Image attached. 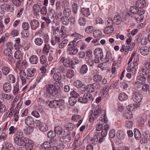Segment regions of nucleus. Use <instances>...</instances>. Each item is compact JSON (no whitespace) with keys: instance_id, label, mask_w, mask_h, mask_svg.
<instances>
[{"instance_id":"f257e3e1","label":"nucleus","mask_w":150,"mask_h":150,"mask_svg":"<svg viewBox=\"0 0 150 150\" xmlns=\"http://www.w3.org/2000/svg\"><path fill=\"white\" fill-rule=\"evenodd\" d=\"M60 84L57 82L55 83V86L52 84H49L45 86L43 88V96L47 98H50L51 96H55L58 94V88H60Z\"/></svg>"},{"instance_id":"f03ea898","label":"nucleus","mask_w":150,"mask_h":150,"mask_svg":"<svg viewBox=\"0 0 150 150\" xmlns=\"http://www.w3.org/2000/svg\"><path fill=\"white\" fill-rule=\"evenodd\" d=\"M64 103V101L62 99L54 100L52 101V102L50 104V107L52 108H59L61 110H62V109L61 108L63 107Z\"/></svg>"},{"instance_id":"7ed1b4c3","label":"nucleus","mask_w":150,"mask_h":150,"mask_svg":"<svg viewBox=\"0 0 150 150\" xmlns=\"http://www.w3.org/2000/svg\"><path fill=\"white\" fill-rule=\"evenodd\" d=\"M139 62V59L137 56L136 57H134L133 63L132 64H129L128 67V71H132L133 74H134L136 71V67L138 65V63Z\"/></svg>"},{"instance_id":"20e7f679","label":"nucleus","mask_w":150,"mask_h":150,"mask_svg":"<svg viewBox=\"0 0 150 150\" xmlns=\"http://www.w3.org/2000/svg\"><path fill=\"white\" fill-rule=\"evenodd\" d=\"M100 109L99 107H96L94 112L93 113L92 111L90 112L91 115L89 116V121L90 122H93V120L97 118L99 115Z\"/></svg>"},{"instance_id":"39448f33","label":"nucleus","mask_w":150,"mask_h":150,"mask_svg":"<svg viewBox=\"0 0 150 150\" xmlns=\"http://www.w3.org/2000/svg\"><path fill=\"white\" fill-rule=\"evenodd\" d=\"M95 55L94 62L95 63H98L100 62L99 58H102L103 57L102 50L99 49H96L94 51Z\"/></svg>"},{"instance_id":"423d86ee","label":"nucleus","mask_w":150,"mask_h":150,"mask_svg":"<svg viewBox=\"0 0 150 150\" xmlns=\"http://www.w3.org/2000/svg\"><path fill=\"white\" fill-rule=\"evenodd\" d=\"M60 61L62 62L65 67H71L73 69L75 67V64L73 61H70L69 59H66L64 57H62Z\"/></svg>"},{"instance_id":"0eeeda50","label":"nucleus","mask_w":150,"mask_h":150,"mask_svg":"<svg viewBox=\"0 0 150 150\" xmlns=\"http://www.w3.org/2000/svg\"><path fill=\"white\" fill-rule=\"evenodd\" d=\"M68 46L69 47L67 48V50L69 54L71 55L75 54V38L74 40L70 42Z\"/></svg>"},{"instance_id":"6e6552de","label":"nucleus","mask_w":150,"mask_h":150,"mask_svg":"<svg viewBox=\"0 0 150 150\" xmlns=\"http://www.w3.org/2000/svg\"><path fill=\"white\" fill-rule=\"evenodd\" d=\"M146 80V77L139 75L137 77L136 81L135 82V85L138 88L141 87V85L144 84Z\"/></svg>"},{"instance_id":"1a4fd4ad","label":"nucleus","mask_w":150,"mask_h":150,"mask_svg":"<svg viewBox=\"0 0 150 150\" xmlns=\"http://www.w3.org/2000/svg\"><path fill=\"white\" fill-rule=\"evenodd\" d=\"M20 76L21 80L23 85L25 84L26 82L28 81L30 79V78H28L27 74L23 70H20Z\"/></svg>"},{"instance_id":"9d476101","label":"nucleus","mask_w":150,"mask_h":150,"mask_svg":"<svg viewBox=\"0 0 150 150\" xmlns=\"http://www.w3.org/2000/svg\"><path fill=\"white\" fill-rule=\"evenodd\" d=\"M62 135V136L60 138V140L62 142L65 144L71 140V137L68 133L65 132Z\"/></svg>"},{"instance_id":"9b49d317","label":"nucleus","mask_w":150,"mask_h":150,"mask_svg":"<svg viewBox=\"0 0 150 150\" xmlns=\"http://www.w3.org/2000/svg\"><path fill=\"white\" fill-rule=\"evenodd\" d=\"M132 98L134 102L137 103H139L141 101L142 96L139 93L135 92L133 93Z\"/></svg>"},{"instance_id":"f8f14e48","label":"nucleus","mask_w":150,"mask_h":150,"mask_svg":"<svg viewBox=\"0 0 150 150\" xmlns=\"http://www.w3.org/2000/svg\"><path fill=\"white\" fill-rule=\"evenodd\" d=\"M27 138L22 137L18 139L14 138V140L15 143L19 146H26V141Z\"/></svg>"},{"instance_id":"ddd939ff","label":"nucleus","mask_w":150,"mask_h":150,"mask_svg":"<svg viewBox=\"0 0 150 150\" xmlns=\"http://www.w3.org/2000/svg\"><path fill=\"white\" fill-rule=\"evenodd\" d=\"M149 48L146 46H142L140 48V52L141 54L143 56L147 55L149 53Z\"/></svg>"},{"instance_id":"4468645a","label":"nucleus","mask_w":150,"mask_h":150,"mask_svg":"<svg viewBox=\"0 0 150 150\" xmlns=\"http://www.w3.org/2000/svg\"><path fill=\"white\" fill-rule=\"evenodd\" d=\"M105 59L106 62L110 63L113 62L115 58L112 55L110 52L108 51L106 53Z\"/></svg>"},{"instance_id":"2eb2a0df","label":"nucleus","mask_w":150,"mask_h":150,"mask_svg":"<svg viewBox=\"0 0 150 150\" xmlns=\"http://www.w3.org/2000/svg\"><path fill=\"white\" fill-rule=\"evenodd\" d=\"M75 91L73 90L71 92L70 95L71 96L69 98V103L71 106H74L75 104Z\"/></svg>"},{"instance_id":"dca6fc26","label":"nucleus","mask_w":150,"mask_h":150,"mask_svg":"<svg viewBox=\"0 0 150 150\" xmlns=\"http://www.w3.org/2000/svg\"><path fill=\"white\" fill-rule=\"evenodd\" d=\"M30 24L31 28L33 30H35L40 25L39 21L35 19H33L31 21Z\"/></svg>"},{"instance_id":"f3484780","label":"nucleus","mask_w":150,"mask_h":150,"mask_svg":"<svg viewBox=\"0 0 150 150\" xmlns=\"http://www.w3.org/2000/svg\"><path fill=\"white\" fill-rule=\"evenodd\" d=\"M146 2L144 0H138L136 1L135 5L138 8H143L146 5Z\"/></svg>"},{"instance_id":"a211bd4d","label":"nucleus","mask_w":150,"mask_h":150,"mask_svg":"<svg viewBox=\"0 0 150 150\" xmlns=\"http://www.w3.org/2000/svg\"><path fill=\"white\" fill-rule=\"evenodd\" d=\"M48 17L52 21V23H55V18L56 16V13L52 9H51L49 11V14H48Z\"/></svg>"},{"instance_id":"6ab92c4d","label":"nucleus","mask_w":150,"mask_h":150,"mask_svg":"<svg viewBox=\"0 0 150 150\" xmlns=\"http://www.w3.org/2000/svg\"><path fill=\"white\" fill-rule=\"evenodd\" d=\"M122 21V18L119 14L115 15L113 19V21L114 24L116 25L120 24Z\"/></svg>"},{"instance_id":"aec40b11","label":"nucleus","mask_w":150,"mask_h":150,"mask_svg":"<svg viewBox=\"0 0 150 150\" xmlns=\"http://www.w3.org/2000/svg\"><path fill=\"white\" fill-rule=\"evenodd\" d=\"M3 89L4 91L6 93H8L10 91L11 86L10 83L8 82H6L3 85Z\"/></svg>"},{"instance_id":"412c9836","label":"nucleus","mask_w":150,"mask_h":150,"mask_svg":"<svg viewBox=\"0 0 150 150\" xmlns=\"http://www.w3.org/2000/svg\"><path fill=\"white\" fill-rule=\"evenodd\" d=\"M54 131L56 134L59 135H62L65 132V131L59 126L54 128Z\"/></svg>"},{"instance_id":"4be33fe9","label":"nucleus","mask_w":150,"mask_h":150,"mask_svg":"<svg viewBox=\"0 0 150 150\" xmlns=\"http://www.w3.org/2000/svg\"><path fill=\"white\" fill-rule=\"evenodd\" d=\"M29 60L31 64H36L38 61V58L36 55H32L30 57Z\"/></svg>"},{"instance_id":"5701e85b","label":"nucleus","mask_w":150,"mask_h":150,"mask_svg":"<svg viewBox=\"0 0 150 150\" xmlns=\"http://www.w3.org/2000/svg\"><path fill=\"white\" fill-rule=\"evenodd\" d=\"M34 122L33 119L30 116L28 117L25 118V124L28 126L32 125Z\"/></svg>"},{"instance_id":"b1692460","label":"nucleus","mask_w":150,"mask_h":150,"mask_svg":"<svg viewBox=\"0 0 150 150\" xmlns=\"http://www.w3.org/2000/svg\"><path fill=\"white\" fill-rule=\"evenodd\" d=\"M26 146L28 148V150L32 149L33 148V143L31 140H29L27 138L26 139Z\"/></svg>"},{"instance_id":"393cba45","label":"nucleus","mask_w":150,"mask_h":150,"mask_svg":"<svg viewBox=\"0 0 150 150\" xmlns=\"http://www.w3.org/2000/svg\"><path fill=\"white\" fill-rule=\"evenodd\" d=\"M60 19L63 24L66 25L69 24V20L67 16H63L60 18Z\"/></svg>"},{"instance_id":"a878e982","label":"nucleus","mask_w":150,"mask_h":150,"mask_svg":"<svg viewBox=\"0 0 150 150\" xmlns=\"http://www.w3.org/2000/svg\"><path fill=\"white\" fill-rule=\"evenodd\" d=\"M114 29L112 26H108L104 29V32L106 34L112 33Z\"/></svg>"},{"instance_id":"bb28decb","label":"nucleus","mask_w":150,"mask_h":150,"mask_svg":"<svg viewBox=\"0 0 150 150\" xmlns=\"http://www.w3.org/2000/svg\"><path fill=\"white\" fill-rule=\"evenodd\" d=\"M119 99L120 101H122L126 100L128 98V96L125 93H120L119 96Z\"/></svg>"},{"instance_id":"cd10ccee","label":"nucleus","mask_w":150,"mask_h":150,"mask_svg":"<svg viewBox=\"0 0 150 150\" xmlns=\"http://www.w3.org/2000/svg\"><path fill=\"white\" fill-rule=\"evenodd\" d=\"M134 134L135 138L137 139H139L142 137L141 132L139 131L137 129H134Z\"/></svg>"},{"instance_id":"c85d7f7f","label":"nucleus","mask_w":150,"mask_h":150,"mask_svg":"<svg viewBox=\"0 0 150 150\" xmlns=\"http://www.w3.org/2000/svg\"><path fill=\"white\" fill-rule=\"evenodd\" d=\"M11 47H10L9 48H7L5 49L4 51V54L6 56H8V57H10L12 55V51L11 49Z\"/></svg>"},{"instance_id":"c756f323","label":"nucleus","mask_w":150,"mask_h":150,"mask_svg":"<svg viewBox=\"0 0 150 150\" xmlns=\"http://www.w3.org/2000/svg\"><path fill=\"white\" fill-rule=\"evenodd\" d=\"M50 48V46L48 44L45 45L43 48V52L45 54H47Z\"/></svg>"},{"instance_id":"7c9ffc66","label":"nucleus","mask_w":150,"mask_h":150,"mask_svg":"<svg viewBox=\"0 0 150 150\" xmlns=\"http://www.w3.org/2000/svg\"><path fill=\"white\" fill-rule=\"evenodd\" d=\"M60 42V38L57 36H55L54 38H52L51 40V44L53 45H55L57 43H58Z\"/></svg>"},{"instance_id":"2f4dec72","label":"nucleus","mask_w":150,"mask_h":150,"mask_svg":"<svg viewBox=\"0 0 150 150\" xmlns=\"http://www.w3.org/2000/svg\"><path fill=\"white\" fill-rule=\"evenodd\" d=\"M64 126V127L67 129L71 130L74 128V125L71 123L67 122L65 124Z\"/></svg>"},{"instance_id":"473e14b6","label":"nucleus","mask_w":150,"mask_h":150,"mask_svg":"<svg viewBox=\"0 0 150 150\" xmlns=\"http://www.w3.org/2000/svg\"><path fill=\"white\" fill-rule=\"evenodd\" d=\"M88 68L87 65L86 64L83 65L80 69V73L81 74L86 73L88 71Z\"/></svg>"},{"instance_id":"72a5a7b5","label":"nucleus","mask_w":150,"mask_h":150,"mask_svg":"<svg viewBox=\"0 0 150 150\" xmlns=\"http://www.w3.org/2000/svg\"><path fill=\"white\" fill-rule=\"evenodd\" d=\"M125 134L123 131H119L117 132V137L119 139H123L125 137Z\"/></svg>"},{"instance_id":"f704fd0d","label":"nucleus","mask_w":150,"mask_h":150,"mask_svg":"<svg viewBox=\"0 0 150 150\" xmlns=\"http://www.w3.org/2000/svg\"><path fill=\"white\" fill-rule=\"evenodd\" d=\"M34 71V70L31 69H27L26 73L29 78L32 77L34 76L35 74Z\"/></svg>"},{"instance_id":"c9c22d12","label":"nucleus","mask_w":150,"mask_h":150,"mask_svg":"<svg viewBox=\"0 0 150 150\" xmlns=\"http://www.w3.org/2000/svg\"><path fill=\"white\" fill-rule=\"evenodd\" d=\"M140 75L142 76H144L145 75L146 76L148 72L149 71H147L145 68L143 67L140 68L139 69Z\"/></svg>"},{"instance_id":"e433bc0d","label":"nucleus","mask_w":150,"mask_h":150,"mask_svg":"<svg viewBox=\"0 0 150 150\" xmlns=\"http://www.w3.org/2000/svg\"><path fill=\"white\" fill-rule=\"evenodd\" d=\"M1 94H0V112L3 113L5 112L6 107L5 105L3 104V103L1 101Z\"/></svg>"},{"instance_id":"4c0bfd02","label":"nucleus","mask_w":150,"mask_h":150,"mask_svg":"<svg viewBox=\"0 0 150 150\" xmlns=\"http://www.w3.org/2000/svg\"><path fill=\"white\" fill-rule=\"evenodd\" d=\"M53 78L55 81H60L62 79V75L60 73L58 72H56L54 74Z\"/></svg>"},{"instance_id":"58836bf2","label":"nucleus","mask_w":150,"mask_h":150,"mask_svg":"<svg viewBox=\"0 0 150 150\" xmlns=\"http://www.w3.org/2000/svg\"><path fill=\"white\" fill-rule=\"evenodd\" d=\"M16 43L14 45V47L16 49H19L21 47V46L20 44V39L19 38H16Z\"/></svg>"},{"instance_id":"ea45409f","label":"nucleus","mask_w":150,"mask_h":150,"mask_svg":"<svg viewBox=\"0 0 150 150\" xmlns=\"http://www.w3.org/2000/svg\"><path fill=\"white\" fill-rule=\"evenodd\" d=\"M61 32V33L62 34L61 35L62 37L64 38L66 36V33L67 32V28L65 26H62L61 27V30L59 31Z\"/></svg>"},{"instance_id":"a19ab883","label":"nucleus","mask_w":150,"mask_h":150,"mask_svg":"<svg viewBox=\"0 0 150 150\" xmlns=\"http://www.w3.org/2000/svg\"><path fill=\"white\" fill-rule=\"evenodd\" d=\"M33 7L34 13H37L40 12V7L39 5L37 4H34Z\"/></svg>"},{"instance_id":"79ce46f5","label":"nucleus","mask_w":150,"mask_h":150,"mask_svg":"<svg viewBox=\"0 0 150 150\" xmlns=\"http://www.w3.org/2000/svg\"><path fill=\"white\" fill-rule=\"evenodd\" d=\"M81 12L83 15L87 17L90 14L88 8H82L81 9Z\"/></svg>"},{"instance_id":"37998d69","label":"nucleus","mask_w":150,"mask_h":150,"mask_svg":"<svg viewBox=\"0 0 150 150\" xmlns=\"http://www.w3.org/2000/svg\"><path fill=\"white\" fill-rule=\"evenodd\" d=\"M10 71V68L7 67H4L2 69V71L3 73L5 75H7Z\"/></svg>"},{"instance_id":"c03bdc74","label":"nucleus","mask_w":150,"mask_h":150,"mask_svg":"<svg viewBox=\"0 0 150 150\" xmlns=\"http://www.w3.org/2000/svg\"><path fill=\"white\" fill-rule=\"evenodd\" d=\"M8 81L10 83H13L15 81V78L13 74L9 75L7 77Z\"/></svg>"},{"instance_id":"a18cd8bd","label":"nucleus","mask_w":150,"mask_h":150,"mask_svg":"<svg viewBox=\"0 0 150 150\" xmlns=\"http://www.w3.org/2000/svg\"><path fill=\"white\" fill-rule=\"evenodd\" d=\"M124 116L127 119H131L133 117L132 113L130 111L126 112L124 113Z\"/></svg>"},{"instance_id":"49530a36","label":"nucleus","mask_w":150,"mask_h":150,"mask_svg":"<svg viewBox=\"0 0 150 150\" xmlns=\"http://www.w3.org/2000/svg\"><path fill=\"white\" fill-rule=\"evenodd\" d=\"M1 9H3V10L7 11L10 9V6L8 4H4L1 5Z\"/></svg>"},{"instance_id":"de8ad7c7","label":"nucleus","mask_w":150,"mask_h":150,"mask_svg":"<svg viewBox=\"0 0 150 150\" xmlns=\"http://www.w3.org/2000/svg\"><path fill=\"white\" fill-rule=\"evenodd\" d=\"M63 12L64 15H65L64 16L68 17L71 13V9L67 7L64 8Z\"/></svg>"},{"instance_id":"09e8293b","label":"nucleus","mask_w":150,"mask_h":150,"mask_svg":"<svg viewBox=\"0 0 150 150\" xmlns=\"http://www.w3.org/2000/svg\"><path fill=\"white\" fill-rule=\"evenodd\" d=\"M51 144L49 141H46L41 144V146L43 148L51 147Z\"/></svg>"},{"instance_id":"8fccbe9b","label":"nucleus","mask_w":150,"mask_h":150,"mask_svg":"<svg viewBox=\"0 0 150 150\" xmlns=\"http://www.w3.org/2000/svg\"><path fill=\"white\" fill-rule=\"evenodd\" d=\"M9 131V134H11L15 133L17 131V128L16 127H15L13 126H11L8 129Z\"/></svg>"},{"instance_id":"3c124183","label":"nucleus","mask_w":150,"mask_h":150,"mask_svg":"<svg viewBox=\"0 0 150 150\" xmlns=\"http://www.w3.org/2000/svg\"><path fill=\"white\" fill-rule=\"evenodd\" d=\"M84 100H86V103L88 102V100H90L92 98V95L91 94H85L83 96Z\"/></svg>"},{"instance_id":"603ef678","label":"nucleus","mask_w":150,"mask_h":150,"mask_svg":"<svg viewBox=\"0 0 150 150\" xmlns=\"http://www.w3.org/2000/svg\"><path fill=\"white\" fill-rule=\"evenodd\" d=\"M94 81L95 82L100 81L102 79V76L99 74L95 75L93 77Z\"/></svg>"},{"instance_id":"864d4df0","label":"nucleus","mask_w":150,"mask_h":150,"mask_svg":"<svg viewBox=\"0 0 150 150\" xmlns=\"http://www.w3.org/2000/svg\"><path fill=\"white\" fill-rule=\"evenodd\" d=\"M56 134L54 131H50L48 132L47 134V136L50 139H53L55 137Z\"/></svg>"},{"instance_id":"5fc2aeb1","label":"nucleus","mask_w":150,"mask_h":150,"mask_svg":"<svg viewBox=\"0 0 150 150\" xmlns=\"http://www.w3.org/2000/svg\"><path fill=\"white\" fill-rule=\"evenodd\" d=\"M78 22L80 25L84 26L86 24V20L83 17L80 18L79 19Z\"/></svg>"},{"instance_id":"6e6d98bb","label":"nucleus","mask_w":150,"mask_h":150,"mask_svg":"<svg viewBox=\"0 0 150 150\" xmlns=\"http://www.w3.org/2000/svg\"><path fill=\"white\" fill-rule=\"evenodd\" d=\"M34 42L36 45L40 46L43 43V40L40 38H37L35 40Z\"/></svg>"},{"instance_id":"4d7b16f0","label":"nucleus","mask_w":150,"mask_h":150,"mask_svg":"<svg viewBox=\"0 0 150 150\" xmlns=\"http://www.w3.org/2000/svg\"><path fill=\"white\" fill-rule=\"evenodd\" d=\"M15 133L16 135L14 138H16L17 139H18V138H21L22 137H23V133L20 130L18 131L17 130V131H16Z\"/></svg>"},{"instance_id":"13d9d810","label":"nucleus","mask_w":150,"mask_h":150,"mask_svg":"<svg viewBox=\"0 0 150 150\" xmlns=\"http://www.w3.org/2000/svg\"><path fill=\"white\" fill-rule=\"evenodd\" d=\"M138 8H137L136 6H131L130 8V11L131 12L134 14H137L138 12Z\"/></svg>"},{"instance_id":"bf43d9fd","label":"nucleus","mask_w":150,"mask_h":150,"mask_svg":"<svg viewBox=\"0 0 150 150\" xmlns=\"http://www.w3.org/2000/svg\"><path fill=\"white\" fill-rule=\"evenodd\" d=\"M93 35L95 38H99L101 35V32L99 30H96L93 32Z\"/></svg>"},{"instance_id":"052dcab7","label":"nucleus","mask_w":150,"mask_h":150,"mask_svg":"<svg viewBox=\"0 0 150 150\" xmlns=\"http://www.w3.org/2000/svg\"><path fill=\"white\" fill-rule=\"evenodd\" d=\"M14 57L17 59H20L21 57V52L19 50H17L14 53Z\"/></svg>"},{"instance_id":"680f3d73","label":"nucleus","mask_w":150,"mask_h":150,"mask_svg":"<svg viewBox=\"0 0 150 150\" xmlns=\"http://www.w3.org/2000/svg\"><path fill=\"white\" fill-rule=\"evenodd\" d=\"M135 44V43L133 42L130 43L129 45H128V46H127V48H126V50H127V51L128 50L130 51L132 50L134 47Z\"/></svg>"},{"instance_id":"e2e57ef3","label":"nucleus","mask_w":150,"mask_h":150,"mask_svg":"<svg viewBox=\"0 0 150 150\" xmlns=\"http://www.w3.org/2000/svg\"><path fill=\"white\" fill-rule=\"evenodd\" d=\"M22 28L24 30H28L30 28V25L29 23L26 22L23 23L22 25Z\"/></svg>"},{"instance_id":"0e129e2a","label":"nucleus","mask_w":150,"mask_h":150,"mask_svg":"<svg viewBox=\"0 0 150 150\" xmlns=\"http://www.w3.org/2000/svg\"><path fill=\"white\" fill-rule=\"evenodd\" d=\"M76 87L78 88H84L85 86L83 85L82 82L79 80H77L76 82Z\"/></svg>"},{"instance_id":"69168bd1","label":"nucleus","mask_w":150,"mask_h":150,"mask_svg":"<svg viewBox=\"0 0 150 150\" xmlns=\"http://www.w3.org/2000/svg\"><path fill=\"white\" fill-rule=\"evenodd\" d=\"M74 71L72 69L69 70L67 72L66 76L68 78H71L74 76Z\"/></svg>"},{"instance_id":"338daca9","label":"nucleus","mask_w":150,"mask_h":150,"mask_svg":"<svg viewBox=\"0 0 150 150\" xmlns=\"http://www.w3.org/2000/svg\"><path fill=\"white\" fill-rule=\"evenodd\" d=\"M92 85L94 90L100 89L101 87L100 84L98 83H94L92 84Z\"/></svg>"},{"instance_id":"774afa93","label":"nucleus","mask_w":150,"mask_h":150,"mask_svg":"<svg viewBox=\"0 0 150 150\" xmlns=\"http://www.w3.org/2000/svg\"><path fill=\"white\" fill-rule=\"evenodd\" d=\"M112 87L111 86H104L103 87V95L105 96L107 94L108 92L110 89H111V88Z\"/></svg>"}]
</instances>
